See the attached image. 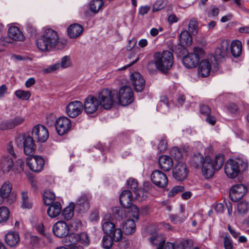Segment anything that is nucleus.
Instances as JSON below:
<instances>
[{"mask_svg":"<svg viewBox=\"0 0 249 249\" xmlns=\"http://www.w3.org/2000/svg\"><path fill=\"white\" fill-rule=\"evenodd\" d=\"M67 43L66 39L59 38L57 33L50 28H45L44 34L36 41L37 48L43 52L61 50Z\"/></svg>","mask_w":249,"mask_h":249,"instance_id":"1","label":"nucleus"},{"mask_svg":"<svg viewBox=\"0 0 249 249\" xmlns=\"http://www.w3.org/2000/svg\"><path fill=\"white\" fill-rule=\"evenodd\" d=\"M224 162V156L221 154L216 155L212 160L210 156H206L202 164V172L206 178H212L215 171L219 170Z\"/></svg>","mask_w":249,"mask_h":249,"instance_id":"2","label":"nucleus"},{"mask_svg":"<svg viewBox=\"0 0 249 249\" xmlns=\"http://www.w3.org/2000/svg\"><path fill=\"white\" fill-rule=\"evenodd\" d=\"M154 59L156 62L158 70L163 73H167L174 63L173 53L166 50L155 53Z\"/></svg>","mask_w":249,"mask_h":249,"instance_id":"3","label":"nucleus"},{"mask_svg":"<svg viewBox=\"0 0 249 249\" xmlns=\"http://www.w3.org/2000/svg\"><path fill=\"white\" fill-rule=\"evenodd\" d=\"M248 167L247 161L242 159L230 160L225 166V173L227 176L231 178H236L241 171L246 170Z\"/></svg>","mask_w":249,"mask_h":249,"instance_id":"4","label":"nucleus"},{"mask_svg":"<svg viewBox=\"0 0 249 249\" xmlns=\"http://www.w3.org/2000/svg\"><path fill=\"white\" fill-rule=\"evenodd\" d=\"M15 143L19 148H23L27 155H31L36 150V144L33 138L30 136L19 134L15 140Z\"/></svg>","mask_w":249,"mask_h":249,"instance_id":"5","label":"nucleus"},{"mask_svg":"<svg viewBox=\"0 0 249 249\" xmlns=\"http://www.w3.org/2000/svg\"><path fill=\"white\" fill-rule=\"evenodd\" d=\"M117 92L104 89L98 93V100L99 105L105 109H110L114 105L115 96Z\"/></svg>","mask_w":249,"mask_h":249,"instance_id":"6","label":"nucleus"},{"mask_svg":"<svg viewBox=\"0 0 249 249\" xmlns=\"http://www.w3.org/2000/svg\"><path fill=\"white\" fill-rule=\"evenodd\" d=\"M128 216L133 218L127 219L123 225V229L125 234H131L135 232L136 230L135 222H137L139 217V210L137 206L131 207V211L127 212Z\"/></svg>","mask_w":249,"mask_h":249,"instance_id":"7","label":"nucleus"},{"mask_svg":"<svg viewBox=\"0 0 249 249\" xmlns=\"http://www.w3.org/2000/svg\"><path fill=\"white\" fill-rule=\"evenodd\" d=\"M203 53V51L201 48H194L193 53H189L183 57L182 61L184 66L189 69L196 67L200 61L199 54Z\"/></svg>","mask_w":249,"mask_h":249,"instance_id":"8","label":"nucleus"},{"mask_svg":"<svg viewBox=\"0 0 249 249\" xmlns=\"http://www.w3.org/2000/svg\"><path fill=\"white\" fill-rule=\"evenodd\" d=\"M118 99L119 103L123 106L131 104L134 100L133 92L132 89L127 86H124L120 88Z\"/></svg>","mask_w":249,"mask_h":249,"instance_id":"9","label":"nucleus"},{"mask_svg":"<svg viewBox=\"0 0 249 249\" xmlns=\"http://www.w3.org/2000/svg\"><path fill=\"white\" fill-rule=\"evenodd\" d=\"M71 126V120L67 117H59L55 121V129L58 135L62 136L67 133Z\"/></svg>","mask_w":249,"mask_h":249,"instance_id":"10","label":"nucleus"},{"mask_svg":"<svg viewBox=\"0 0 249 249\" xmlns=\"http://www.w3.org/2000/svg\"><path fill=\"white\" fill-rule=\"evenodd\" d=\"M212 59H203L200 63L198 68V73L202 77H205L209 75L210 71L213 67L214 71L218 69V64L215 62L213 63Z\"/></svg>","mask_w":249,"mask_h":249,"instance_id":"11","label":"nucleus"},{"mask_svg":"<svg viewBox=\"0 0 249 249\" xmlns=\"http://www.w3.org/2000/svg\"><path fill=\"white\" fill-rule=\"evenodd\" d=\"M83 110V104L79 101L69 103L66 107L67 115L71 118H74L79 115Z\"/></svg>","mask_w":249,"mask_h":249,"instance_id":"12","label":"nucleus"},{"mask_svg":"<svg viewBox=\"0 0 249 249\" xmlns=\"http://www.w3.org/2000/svg\"><path fill=\"white\" fill-rule=\"evenodd\" d=\"M99 106L98 99L92 95H89L85 99L83 108L87 114H91L98 110Z\"/></svg>","mask_w":249,"mask_h":249,"instance_id":"13","label":"nucleus"},{"mask_svg":"<svg viewBox=\"0 0 249 249\" xmlns=\"http://www.w3.org/2000/svg\"><path fill=\"white\" fill-rule=\"evenodd\" d=\"M172 172L173 176L176 180L182 181L187 178L189 171L184 163L179 161L173 169Z\"/></svg>","mask_w":249,"mask_h":249,"instance_id":"14","label":"nucleus"},{"mask_svg":"<svg viewBox=\"0 0 249 249\" xmlns=\"http://www.w3.org/2000/svg\"><path fill=\"white\" fill-rule=\"evenodd\" d=\"M26 162L29 168L34 172H40L44 165V160L40 156H34L27 158Z\"/></svg>","mask_w":249,"mask_h":249,"instance_id":"15","label":"nucleus"},{"mask_svg":"<svg viewBox=\"0 0 249 249\" xmlns=\"http://www.w3.org/2000/svg\"><path fill=\"white\" fill-rule=\"evenodd\" d=\"M151 179L152 182L157 186L164 188L168 184V178L166 175L159 170H156L152 173Z\"/></svg>","mask_w":249,"mask_h":249,"instance_id":"16","label":"nucleus"},{"mask_svg":"<svg viewBox=\"0 0 249 249\" xmlns=\"http://www.w3.org/2000/svg\"><path fill=\"white\" fill-rule=\"evenodd\" d=\"M52 231L53 234L57 237L63 238L68 235L70 227L65 222L59 221L53 225Z\"/></svg>","mask_w":249,"mask_h":249,"instance_id":"17","label":"nucleus"},{"mask_svg":"<svg viewBox=\"0 0 249 249\" xmlns=\"http://www.w3.org/2000/svg\"><path fill=\"white\" fill-rule=\"evenodd\" d=\"M247 192L246 186L242 184L232 186L230 190V197L233 201L236 202L241 199Z\"/></svg>","mask_w":249,"mask_h":249,"instance_id":"18","label":"nucleus"},{"mask_svg":"<svg viewBox=\"0 0 249 249\" xmlns=\"http://www.w3.org/2000/svg\"><path fill=\"white\" fill-rule=\"evenodd\" d=\"M32 135L38 142H44L49 137L48 129L44 125L37 124L32 130Z\"/></svg>","mask_w":249,"mask_h":249,"instance_id":"19","label":"nucleus"},{"mask_svg":"<svg viewBox=\"0 0 249 249\" xmlns=\"http://www.w3.org/2000/svg\"><path fill=\"white\" fill-rule=\"evenodd\" d=\"M130 81L136 92H141L145 86V80L142 75L138 72H134L130 75Z\"/></svg>","mask_w":249,"mask_h":249,"instance_id":"20","label":"nucleus"},{"mask_svg":"<svg viewBox=\"0 0 249 249\" xmlns=\"http://www.w3.org/2000/svg\"><path fill=\"white\" fill-rule=\"evenodd\" d=\"M90 197L88 194H82L77 199L75 204V208L79 212L85 213L89 208Z\"/></svg>","mask_w":249,"mask_h":249,"instance_id":"21","label":"nucleus"},{"mask_svg":"<svg viewBox=\"0 0 249 249\" xmlns=\"http://www.w3.org/2000/svg\"><path fill=\"white\" fill-rule=\"evenodd\" d=\"M133 196L132 193L128 190H124L123 191L120 196V202L122 206L128 209L126 212L131 211V207L136 206L132 205L131 202Z\"/></svg>","mask_w":249,"mask_h":249,"instance_id":"22","label":"nucleus"},{"mask_svg":"<svg viewBox=\"0 0 249 249\" xmlns=\"http://www.w3.org/2000/svg\"><path fill=\"white\" fill-rule=\"evenodd\" d=\"M230 47L229 43L227 41H222L220 47H217L215 50V56H211L212 60L216 61V59H220L225 57L228 53Z\"/></svg>","mask_w":249,"mask_h":249,"instance_id":"23","label":"nucleus"},{"mask_svg":"<svg viewBox=\"0 0 249 249\" xmlns=\"http://www.w3.org/2000/svg\"><path fill=\"white\" fill-rule=\"evenodd\" d=\"M12 188V184L9 181L6 180L2 183L0 187V204L9 196Z\"/></svg>","mask_w":249,"mask_h":249,"instance_id":"24","label":"nucleus"},{"mask_svg":"<svg viewBox=\"0 0 249 249\" xmlns=\"http://www.w3.org/2000/svg\"><path fill=\"white\" fill-rule=\"evenodd\" d=\"M71 65L70 58L68 56H65L62 58L61 63H57L46 69L44 71L46 72H51L59 70L60 68L65 69L69 67Z\"/></svg>","mask_w":249,"mask_h":249,"instance_id":"25","label":"nucleus"},{"mask_svg":"<svg viewBox=\"0 0 249 249\" xmlns=\"http://www.w3.org/2000/svg\"><path fill=\"white\" fill-rule=\"evenodd\" d=\"M159 164L160 168L163 171H169L173 165V160L168 156L161 155L159 158Z\"/></svg>","mask_w":249,"mask_h":249,"instance_id":"26","label":"nucleus"},{"mask_svg":"<svg viewBox=\"0 0 249 249\" xmlns=\"http://www.w3.org/2000/svg\"><path fill=\"white\" fill-rule=\"evenodd\" d=\"M5 241L7 245L11 247H15L19 244L20 237L18 233L16 231L8 232L5 236Z\"/></svg>","mask_w":249,"mask_h":249,"instance_id":"27","label":"nucleus"},{"mask_svg":"<svg viewBox=\"0 0 249 249\" xmlns=\"http://www.w3.org/2000/svg\"><path fill=\"white\" fill-rule=\"evenodd\" d=\"M110 218V214H107L102 221V229L104 233L106 234V235L111 233V232L115 228V225L111 221Z\"/></svg>","mask_w":249,"mask_h":249,"instance_id":"28","label":"nucleus"},{"mask_svg":"<svg viewBox=\"0 0 249 249\" xmlns=\"http://www.w3.org/2000/svg\"><path fill=\"white\" fill-rule=\"evenodd\" d=\"M83 27L78 24H72L67 29L68 35L71 38H75L83 33Z\"/></svg>","mask_w":249,"mask_h":249,"instance_id":"29","label":"nucleus"},{"mask_svg":"<svg viewBox=\"0 0 249 249\" xmlns=\"http://www.w3.org/2000/svg\"><path fill=\"white\" fill-rule=\"evenodd\" d=\"M9 37L15 41H21L24 40V36L19 28L16 26H11L8 29Z\"/></svg>","mask_w":249,"mask_h":249,"instance_id":"30","label":"nucleus"},{"mask_svg":"<svg viewBox=\"0 0 249 249\" xmlns=\"http://www.w3.org/2000/svg\"><path fill=\"white\" fill-rule=\"evenodd\" d=\"M61 205L59 202H55L50 205L47 210L48 215L53 218L58 216L61 212Z\"/></svg>","mask_w":249,"mask_h":249,"instance_id":"31","label":"nucleus"},{"mask_svg":"<svg viewBox=\"0 0 249 249\" xmlns=\"http://www.w3.org/2000/svg\"><path fill=\"white\" fill-rule=\"evenodd\" d=\"M149 241L152 245L159 246L157 249H162V247L165 243V240L162 234L155 233L149 238Z\"/></svg>","mask_w":249,"mask_h":249,"instance_id":"32","label":"nucleus"},{"mask_svg":"<svg viewBox=\"0 0 249 249\" xmlns=\"http://www.w3.org/2000/svg\"><path fill=\"white\" fill-rule=\"evenodd\" d=\"M14 161L9 156H3L0 160V166L4 172H9L13 167Z\"/></svg>","mask_w":249,"mask_h":249,"instance_id":"33","label":"nucleus"},{"mask_svg":"<svg viewBox=\"0 0 249 249\" xmlns=\"http://www.w3.org/2000/svg\"><path fill=\"white\" fill-rule=\"evenodd\" d=\"M242 45L241 41L238 40H233L231 44V53L234 57L239 56L242 53Z\"/></svg>","mask_w":249,"mask_h":249,"instance_id":"34","label":"nucleus"},{"mask_svg":"<svg viewBox=\"0 0 249 249\" xmlns=\"http://www.w3.org/2000/svg\"><path fill=\"white\" fill-rule=\"evenodd\" d=\"M33 202L30 198L27 191H23L21 193V206L23 209H30L32 207Z\"/></svg>","mask_w":249,"mask_h":249,"instance_id":"35","label":"nucleus"},{"mask_svg":"<svg viewBox=\"0 0 249 249\" xmlns=\"http://www.w3.org/2000/svg\"><path fill=\"white\" fill-rule=\"evenodd\" d=\"M192 40V36L188 31L185 30L181 32L179 35V41L182 47L185 45H190L191 44Z\"/></svg>","mask_w":249,"mask_h":249,"instance_id":"36","label":"nucleus"},{"mask_svg":"<svg viewBox=\"0 0 249 249\" xmlns=\"http://www.w3.org/2000/svg\"><path fill=\"white\" fill-rule=\"evenodd\" d=\"M74 208V203H71L70 205L64 210L62 214L64 219L69 220L73 216Z\"/></svg>","mask_w":249,"mask_h":249,"instance_id":"37","label":"nucleus"},{"mask_svg":"<svg viewBox=\"0 0 249 249\" xmlns=\"http://www.w3.org/2000/svg\"><path fill=\"white\" fill-rule=\"evenodd\" d=\"M204 158L200 153H197L194 155L191 160V164L195 168H198L200 165H202Z\"/></svg>","mask_w":249,"mask_h":249,"instance_id":"38","label":"nucleus"},{"mask_svg":"<svg viewBox=\"0 0 249 249\" xmlns=\"http://www.w3.org/2000/svg\"><path fill=\"white\" fill-rule=\"evenodd\" d=\"M55 198V196L54 194L50 190H47L44 193L43 201L46 205L49 206L53 204Z\"/></svg>","mask_w":249,"mask_h":249,"instance_id":"39","label":"nucleus"},{"mask_svg":"<svg viewBox=\"0 0 249 249\" xmlns=\"http://www.w3.org/2000/svg\"><path fill=\"white\" fill-rule=\"evenodd\" d=\"M64 241V244L66 246L77 244L79 242L78 234L71 233L69 235H67Z\"/></svg>","mask_w":249,"mask_h":249,"instance_id":"40","label":"nucleus"},{"mask_svg":"<svg viewBox=\"0 0 249 249\" xmlns=\"http://www.w3.org/2000/svg\"><path fill=\"white\" fill-rule=\"evenodd\" d=\"M103 0H92L90 2V9L94 13H98L104 5Z\"/></svg>","mask_w":249,"mask_h":249,"instance_id":"41","label":"nucleus"},{"mask_svg":"<svg viewBox=\"0 0 249 249\" xmlns=\"http://www.w3.org/2000/svg\"><path fill=\"white\" fill-rule=\"evenodd\" d=\"M108 236L115 242H119L122 238L123 232L120 228H115Z\"/></svg>","mask_w":249,"mask_h":249,"instance_id":"42","label":"nucleus"},{"mask_svg":"<svg viewBox=\"0 0 249 249\" xmlns=\"http://www.w3.org/2000/svg\"><path fill=\"white\" fill-rule=\"evenodd\" d=\"M9 216V211L6 207L0 208V223L5 222Z\"/></svg>","mask_w":249,"mask_h":249,"instance_id":"43","label":"nucleus"},{"mask_svg":"<svg viewBox=\"0 0 249 249\" xmlns=\"http://www.w3.org/2000/svg\"><path fill=\"white\" fill-rule=\"evenodd\" d=\"M134 194L136 196V198L139 201H143L145 200L148 196V193L143 189L137 190Z\"/></svg>","mask_w":249,"mask_h":249,"instance_id":"44","label":"nucleus"},{"mask_svg":"<svg viewBox=\"0 0 249 249\" xmlns=\"http://www.w3.org/2000/svg\"><path fill=\"white\" fill-rule=\"evenodd\" d=\"M15 94L18 98L23 100H27L31 96V93L29 91L22 90L16 91Z\"/></svg>","mask_w":249,"mask_h":249,"instance_id":"45","label":"nucleus"},{"mask_svg":"<svg viewBox=\"0 0 249 249\" xmlns=\"http://www.w3.org/2000/svg\"><path fill=\"white\" fill-rule=\"evenodd\" d=\"M237 209L239 213H245L248 211L249 203L247 201L241 202L237 204Z\"/></svg>","mask_w":249,"mask_h":249,"instance_id":"46","label":"nucleus"},{"mask_svg":"<svg viewBox=\"0 0 249 249\" xmlns=\"http://www.w3.org/2000/svg\"><path fill=\"white\" fill-rule=\"evenodd\" d=\"M103 247L105 249H110L113 246V241L108 235H104L102 239Z\"/></svg>","mask_w":249,"mask_h":249,"instance_id":"47","label":"nucleus"},{"mask_svg":"<svg viewBox=\"0 0 249 249\" xmlns=\"http://www.w3.org/2000/svg\"><path fill=\"white\" fill-rule=\"evenodd\" d=\"M166 5L164 0H157L153 7V11L156 12L162 9Z\"/></svg>","mask_w":249,"mask_h":249,"instance_id":"48","label":"nucleus"},{"mask_svg":"<svg viewBox=\"0 0 249 249\" xmlns=\"http://www.w3.org/2000/svg\"><path fill=\"white\" fill-rule=\"evenodd\" d=\"M157 148L160 153L164 152L166 150L167 141L165 138H162L160 139Z\"/></svg>","mask_w":249,"mask_h":249,"instance_id":"49","label":"nucleus"},{"mask_svg":"<svg viewBox=\"0 0 249 249\" xmlns=\"http://www.w3.org/2000/svg\"><path fill=\"white\" fill-rule=\"evenodd\" d=\"M79 236V242L85 246H88L89 243V236L86 233H81L78 234Z\"/></svg>","mask_w":249,"mask_h":249,"instance_id":"50","label":"nucleus"},{"mask_svg":"<svg viewBox=\"0 0 249 249\" xmlns=\"http://www.w3.org/2000/svg\"><path fill=\"white\" fill-rule=\"evenodd\" d=\"M13 128V125H12L11 120H4L0 122V129L5 130Z\"/></svg>","mask_w":249,"mask_h":249,"instance_id":"51","label":"nucleus"},{"mask_svg":"<svg viewBox=\"0 0 249 249\" xmlns=\"http://www.w3.org/2000/svg\"><path fill=\"white\" fill-rule=\"evenodd\" d=\"M128 187L133 192H135L138 188V182L136 179L134 178H129L127 181Z\"/></svg>","mask_w":249,"mask_h":249,"instance_id":"52","label":"nucleus"},{"mask_svg":"<svg viewBox=\"0 0 249 249\" xmlns=\"http://www.w3.org/2000/svg\"><path fill=\"white\" fill-rule=\"evenodd\" d=\"M184 190V187L182 186H177L173 187L168 193V196L170 197L175 196L178 193L182 192Z\"/></svg>","mask_w":249,"mask_h":249,"instance_id":"53","label":"nucleus"},{"mask_svg":"<svg viewBox=\"0 0 249 249\" xmlns=\"http://www.w3.org/2000/svg\"><path fill=\"white\" fill-rule=\"evenodd\" d=\"M147 70L151 73H155L158 69L156 62L154 59V61H149L147 64Z\"/></svg>","mask_w":249,"mask_h":249,"instance_id":"54","label":"nucleus"},{"mask_svg":"<svg viewBox=\"0 0 249 249\" xmlns=\"http://www.w3.org/2000/svg\"><path fill=\"white\" fill-rule=\"evenodd\" d=\"M169 217L171 221L174 223H181L186 219L185 216H179L177 215H170Z\"/></svg>","mask_w":249,"mask_h":249,"instance_id":"55","label":"nucleus"},{"mask_svg":"<svg viewBox=\"0 0 249 249\" xmlns=\"http://www.w3.org/2000/svg\"><path fill=\"white\" fill-rule=\"evenodd\" d=\"M188 27L189 31L192 34H194L195 33H196L197 24V22L195 19H192L190 20Z\"/></svg>","mask_w":249,"mask_h":249,"instance_id":"56","label":"nucleus"},{"mask_svg":"<svg viewBox=\"0 0 249 249\" xmlns=\"http://www.w3.org/2000/svg\"><path fill=\"white\" fill-rule=\"evenodd\" d=\"M171 154L175 159L179 160L182 157V153L178 147H174L171 151Z\"/></svg>","mask_w":249,"mask_h":249,"instance_id":"57","label":"nucleus"},{"mask_svg":"<svg viewBox=\"0 0 249 249\" xmlns=\"http://www.w3.org/2000/svg\"><path fill=\"white\" fill-rule=\"evenodd\" d=\"M24 121V119L23 117L17 116L14 119L11 120V122L12 125H13V128H14L15 126L21 124Z\"/></svg>","mask_w":249,"mask_h":249,"instance_id":"58","label":"nucleus"},{"mask_svg":"<svg viewBox=\"0 0 249 249\" xmlns=\"http://www.w3.org/2000/svg\"><path fill=\"white\" fill-rule=\"evenodd\" d=\"M224 245L225 249H233L232 241L227 236L224 237Z\"/></svg>","mask_w":249,"mask_h":249,"instance_id":"59","label":"nucleus"},{"mask_svg":"<svg viewBox=\"0 0 249 249\" xmlns=\"http://www.w3.org/2000/svg\"><path fill=\"white\" fill-rule=\"evenodd\" d=\"M200 111L201 114L206 116L211 114V110L208 106L202 105L200 107Z\"/></svg>","mask_w":249,"mask_h":249,"instance_id":"60","label":"nucleus"},{"mask_svg":"<svg viewBox=\"0 0 249 249\" xmlns=\"http://www.w3.org/2000/svg\"><path fill=\"white\" fill-rule=\"evenodd\" d=\"M219 9L214 6H212L209 13V16L215 17H216L219 13Z\"/></svg>","mask_w":249,"mask_h":249,"instance_id":"61","label":"nucleus"},{"mask_svg":"<svg viewBox=\"0 0 249 249\" xmlns=\"http://www.w3.org/2000/svg\"><path fill=\"white\" fill-rule=\"evenodd\" d=\"M26 30L28 33H30L32 36H35L37 34L36 28L29 24L26 25Z\"/></svg>","mask_w":249,"mask_h":249,"instance_id":"62","label":"nucleus"},{"mask_svg":"<svg viewBox=\"0 0 249 249\" xmlns=\"http://www.w3.org/2000/svg\"><path fill=\"white\" fill-rule=\"evenodd\" d=\"M207 116L206 118V121L211 125H214L216 123L215 118L211 115V114L206 115Z\"/></svg>","mask_w":249,"mask_h":249,"instance_id":"63","label":"nucleus"},{"mask_svg":"<svg viewBox=\"0 0 249 249\" xmlns=\"http://www.w3.org/2000/svg\"><path fill=\"white\" fill-rule=\"evenodd\" d=\"M37 230L41 234H42V235H44L46 236V238L48 239H49V240L51 239V234H45V233L43 226H42V225H38L37 226Z\"/></svg>","mask_w":249,"mask_h":249,"instance_id":"64","label":"nucleus"}]
</instances>
